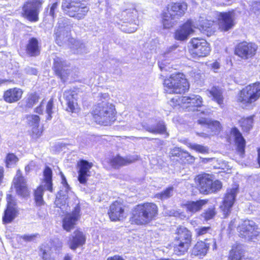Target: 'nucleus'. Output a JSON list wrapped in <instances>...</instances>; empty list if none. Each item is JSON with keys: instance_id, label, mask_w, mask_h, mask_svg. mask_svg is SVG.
Returning <instances> with one entry per match:
<instances>
[{"instance_id": "nucleus-12", "label": "nucleus", "mask_w": 260, "mask_h": 260, "mask_svg": "<svg viewBox=\"0 0 260 260\" xmlns=\"http://www.w3.org/2000/svg\"><path fill=\"white\" fill-rule=\"evenodd\" d=\"M240 237L247 241H254L260 234V229L252 220H245L237 228Z\"/></svg>"}, {"instance_id": "nucleus-44", "label": "nucleus", "mask_w": 260, "mask_h": 260, "mask_svg": "<svg viewBox=\"0 0 260 260\" xmlns=\"http://www.w3.org/2000/svg\"><path fill=\"white\" fill-rule=\"evenodd\" d=\"M212 228L210 226H200L195 230V235L197 238L201 237L207 234H210Z\"/></svg>"}, {"instance_id": "nucleus-32", "label": "nucleus", "mask_w": 260, "mask_h": 260, "mask_svg": "<svg viewBox=\"0 0 260 260\" xmlns=\"http://www.w3.org/2000/svg\"><path fill=\"white\" fill-rule=\"evenodd\" d=\"M147 131L153 134L165 135L166 137L169 136L167 131L166 125L163 122H159L153 126L148 127Z\"/></svg>"}, {"instance_id": "nucleus-62", "label": "nucleus", "mask_w": 260, "mask_h": 260, "mask_svg": "<svg viewBox=\"0 0 260 260\" xmlns=\"http://www.w3.org/2000/svg\"><path fill=\"white\" fill-rule=\"evenodd\" d=\"M36 237V236L35 235H24L23 237V239L25 241H30L35 239Z\"/></svg>"}, {"instance_id": "nucleus-13", "label": "nucleus", "mask_w": 260, "mask_h": 260, "mask_svg": "<svg viewBox=\"0 0 260 260\" xmlns=\"http://www.w3.org/2000/svg\"><path fill=\"white\" fill-rule=\"evenodd\" d=\"M260 97V83L249 85L240 92L238 99L243 104H251Z\"/></svg>"}, {"instance_id": "nucleus-42", "label": "nucleus", "mask_w": 260, "mask_h": 260, "mask_svg": "<svg viewBox=\"0 0 260 260\" xmlns=\"http://www.w3.org/2000/svg\"><path fill=\"white\" fill-rule=\"evenodd\" d=\"M216 214V211L214 207H212L205 210L201 214V216L205 221H208L214 219Z\"/></svg>"}, {"instance_id": "nucleus-11", "label": "nucleus", "mask_w": 260, "mask_h": 260, "mask_svg": "<svg viewBox=\"0 0 260 260\" xmlns=\"http://www.w3.org/2000/svg\"><path fill=\"white\" fill-rule=\"evenodd\" d=\"M107 215L111 221L118 222L126 217V205L122 199L113 201L109 205Z\"/></svg>"}, {"instance_id": "nucleus-7", "label": "nucleus", "mask_w": 260, "mask_h": 260, "mask_svg": "<svg viewBox=\"0 0 260 260\" xmlns=\"http://www.w3.org/2000/svg\"><path fill=\"white\" fill-rule=\"evenodd\" d=\"M194 180L200 192L206 195L217 192L222 186L221 181L216 179L213 175L206 173L196 175Z\"/></svg>"}, {"instance_id": "nucleus-64", "label": "nucleus", "mask_w": 260, "mask_h": 260, "mask_svg": "<svg viewBox=\"0 0 260 260\" xmlns=\"http://www.w3.org/2000/svg\"><path fill=\"white\" fill-rule=\"evenodd\" d=\"M72 256L71 254L67 253L65 254L62 260H72Z\"/></svg>"}, {"instance_id": "nucleus-46", "label": "nucleus", "mask_w": 260, "mask_h": 260, "mask_svg": "<svg viewBox=\"0 0 260 260\" xmlns=\"http://www.w3.org/2000/svg\"><path fill=\"white\" fill-rule=\"evenodd\" d=\"M54 103H53V99L51 98L47 102L46 107V112L47 114V116L46 117V120H50L52 118V114H53V108Z\"/></svg>"}, {"instance_id": "nucleus-55", "label": "nucleus", "mask_w": 260, "mask_h": 260, "mask_svg": "<svg viewBox=\"0 0 260 260\" xmlns=\"http://www.w3.org/2000/svg\"><path fill=\"white\" fill-rule=\"evenodd\" d=\"M219 208L223 212V214L226 215L228 213V200L226 199H224L222 201Z\"/></svg>"}, {"instance_id": "nucleus-22", "label": "nucleus", "mask_w": 260, "mask_h": 260, "mask_svg": "<svg viewBox=\"0 0 260 260\" xmlns=\"http://www.w3.org/2000/svg\"><path fill=\"white\" fill-rule=\"evenodd\" d=\"M230 134L235 142L237 153L241 157H243L245 154V140L240 131L236 127L231 129Z\"/></svg>"}, {"instance_id": "nucleus-43", "label": "nucleus", "mask_w": 260, "mask_h": 260, "mask_svg": "<svg viewBox=\"0 0 260 260\" xmlns=\"http://www.w3.org/2000/svg\"><path fill=\"white\" fill-rule=\"evenodd\" d=\"M208 128L210 129L211 132L215 134H218L222 130V127L218 121L211 120Z\"/></svg>"}, {"instance_id": "nucleus-5", "label": "nucleus", "mask_w": 260, "mask_h": 260, "mask_svg": "<svg viewBox=\"0 0 260 260\" xmlns=\"http://www.w3.org/2000/svg\"><path fill=\"white\" fill-rule=\"evenodd\" d=\"M42 182L44 185H38L33 191L35 205L39 207L46 205L43 198L44 190H46L50 192L53 191V171L49 166L44 167Z\"/></svg>"}, {"instance_id": "nucleus-3", "label": "nucleus", "mask_w": 260, "mask_h": 260, "mask_svg": "<svg viewBox=\"0 0 260 260\" xmlns=\"http://www.w3.org/2000/svg\"><path fill=\"white\" fill-rule=\"evenodd\" d=\"M175 236L170 246L173 253L177 256H182L188 252L192 243V232L187 227L180 225L174 233Z\"/></svg>"}, {"instance_id": "nucleus-16", "label": "nucleus", "mask_w": 260, "mask_h": 260, "mask_svg": "<svg viewBox=\"0 0 260 260\" xmlns=\"http://www.w3.org/2000/svg\"><path fill=\"white\" fill-rule=\"evenodd\" d=\"M13 184L17 194L23 198H26L30 194V191L27 184L26 180L20 170L16 171L14 177Z\"/></svg>"}, {"instance_id": "nucleus-26", "label": "nucleus", "mask_w": 260, "mask_h": 260, "mask_svg": "<svg viewBox=\"0 0 260 260\" xmlns=\"http://www.w3.org/2000/svg\"><path fill=\"white\" fill-rule=\"evenodd\" d=\"M80 210L75 209L72 212L68 213L62 219V228L68 232L73 229L77 221L80 219Z\"/></svg>"}, {"instance_id": "nucleus-14", "label": "nucleus", "mask_w": 260, "mask_h": 260, "mask_svg": "<svg viewBox=\"0 0 260 260\" xmlns=\"http://www.w3.org/2000/svg\"><path fill=\"white\" fill-rule=\"evenodd\" d=\"M6 207L2 217L4 224L12 222L19 214L16 200L12 194L6 195Z\"/></svg>"}, {"instance_id": "nucleus-36", "label": "nucleus", "mask_w": 260, "mask_h": 260, "mask_svg": "<svg viewBox=\"0 0 260 260\" xmlns=\"http://www.w3.org/2000/svg\"><path fill=\"white\" fill-rule=\"evenodd\" d=\"M242 253V246L241 244L236 243L232 246L230 251L231 260H241Z\"/></svg>"}, {"instance_id": "nucleus-48", "label": "nucleus", "mask_w": 260, "mask_h": 260, "mask_svg": "<svg viewBox=\"0 0 260 260\" xmlns=\"http://www.w3.org/2000/svg\"><path fill=\"white\" fill-rule=\"evenodd\" d=\"M250 10L256 16L260 15V0H252Z\"/></svg>"}, {"instance_id": "nucleus-6", "label": "nucleus", "mask_w": 260, "mask_h": 260, "mask_svg": "<svg viewBox=\"0 0 260 260\" xmlns=\"http://www.w3.org/2000/svg\"><path fill=\"white\" fill-rule=\"evenodd\" d=\"M61 8L64 15L77 20L83 19L89 11L86 0H62Z\"/></svg>"}, {"instance_id": "nucleus-60", "label": "nucleus", "mask_w": 260, "mask_h": 260, "mask_svg": "<svg viewBox=\"0 0 260 260\" xmlns=\"http://www.w3.org/2000/svg\"><path fill=\"white\" fill-rule=\"evenodd\" d=\"M5 170L3 167L0 166V185L3 182L4 179Z\"/></svg>"}, {"instance_id": "nucleus-53", "label": "nucleus", "mask_w": 260, "mask_h": 260, "mask_svg": "<svg viewBox=\"0 0 260 260\" xmlns=\"http://www.w3.org/2000/svg\"><path fill=\"white\" fill-rule=\"evenodd\" d=\"M182 150L180 148L175 147L171 150L170 156L171 157H177L179 158L180 155L182 154Z\"/></svg>"}, {"instance_id": "nucleus-10", "label": "nucleus", "mask_w": 260, "mask_h": 260, "mask_svg": "<svg viewBox=\"0 0 260 260\" xmlns=\"http://www.w3.org/2000/svg\"><path fill=\"white\" fill-rule=\"evenodd\" d=\"M41 0H29L22 6L21 16L30 22H36L39 20V13L42 8Z\"/></svg>"}, {"instance_id": "nucleus-25", "label": "nucleus", "mask_w": 260, "mask_h": 260, "mask_svg": "<svg viewBox=\"0 0 260 260\" xmlns=\"http://www.w3.org/2000/svg\"><path fill=\"white\" fill-rule=\"evenodd\" d=\"M23 94V91L20 88H10L4 91L3 99L7 103H15L22 99Z\"/></svg>"}, {"instance_id": "nucleus-57", "label": "nucleus", "mask_w": 260, "mask_h": 260, "mask_svg": "<svg viewBox=\"0 0 260 260\" xmlns=\"http://www.w3.org/2000/svg\"><path fill=\"white\" fill-rule=\"evenodd\" d=\"M211 120L206 118H201L198 120V123L202 125H206L208 127Z\"/></svg>"}, {"instance_id": "nucleus-24", "label": "nucleus", "mask_w": 260, "mask_h": 260, "mask_svg": "<svg viewBox=\"0 0 260 260\" xmlns=\"http://www.w3.org/2000/svg\"><path fill=\"white\" fill-rule=\"evenodd\" d=\"M86 241L85 234L80 229H77L74 231L73 235L69 239V246L71 249L75 250L77 248L84 245Z\"/></svg>"}, {"instance_id": "nucleus-30", "label": "nucleus", "mask_w": 260, "mask_h": 260, "mask_svg": "<svg viewBox=\"0 0 260 260\" xmlns=\"http://www.w3.org/2000/svg\"><path fill=\"white\" fill-rule=\"evenodd\" d=\"M181 103L183 105H186V107L189 108H201L203 106V100L199 95L181 96Z\"/></svg>"}, {"instance_id": "nucleus-20", "label": "nucleus", "mask_w": 260, "mask_h": 260, "mask_svg": "<svg viewBox=\"0 0 260 260\" xmlns=\"http://www.w3.org/2000/svg\"><path fill=\"white\" fill-rule=\"evenodd\" d=\"M257 48L255 44L243 42L237 45L235 53L242 59H247L255 55Z\"/></svg>"}, {"instance_id": "nucleus-40", "label": "nucleus", "mask_w": 260, "mask_h": 260, "mask_svg": "<svg viewBox=\"0 0 260 260\" xmlns=\"http://www.w3.org/2000/svg\"><path fill=\"white\" fill-rule=\"evenodd\" d=\"M173 189L174 188L172 186H169L163 191L156 193L154 195V198L162 201L169 199L172 196Z\"/></svg>"}, {"instance_id": "nucleus-33", "label": "nucleus", "mask_w": 260, "mask_h": 260, "mask_svg": "<svg viewBox=\"0 0 260 260\" xmlns=\"http://www.w3.org/2000/svg\"><path fill=\"white\" fill-rule=\"evenodd\" d=\"M212 100L216 101L219 104L223 103V91L218 86H213L210 90H208Z\"/></svg>"}, {"instance_id": "nucleus-54", "label": "nucleus", "mask_w": 260, "mask_h": 260, "mask_svg": "<svg viewBox=\"0 0 260 260\" xmlns=\"http://www.w3.org/2000/svg\"><path fill=\"white\" fill-rule=\"evenodd\" d=\"M58 6V2H55L52 4L50 6L49 15L52 17V18H54L55 17V11L57 10Z\"/></svg>"}, {"instance_id": "nucleus-63", "label": "nucleus", "mask_w": 260, "mask_h": 260, "mask_svg": "<svg viewBox=\"0 0 260 260\" xmlns=\"http://www.w3.org/2000/svg\"><path fill=\"white\" fill-rule=\"evenodd\" d=\"M211 67L214 70H217L220 67L219 63L217 61H215L211 64Z\"/></svg>"}, {"instance_id": "nucleus-38", "label": "nucleus", "mask_w": 260, "mask_h": 260, "mask_svg": "<svg viewBox=\"0 0 260 260\" xmlns=\"http://www.w3.org/2000/svg\"><path fill=\"white\" fill-rule=\"evenodd\" d=\"M241 126L244 132L249 133L252 129L253 123V116H250L246 118H242L240 121Z\"/></svg>"}, {"instance_id": "nucleus-37", "label": "nucleus", "mask_w": 260, "mask_h": 260, "mask_svg": "<svg viewBox=\"0 0 260 260\" xmlns=\"http://www.w3.org/2000/svg\"><path fill=\"white\" fill-rule=\"evenodd\" d=\"M19 161L18 157L13 153H8L6 154L4 162L7 168H11L17 164Z\"/></svg>"}, {"instance_id": "nucleus-23", "label": "nucleus", "mask_w": 260, "mask_h": 260, "mask_svg": "<svg viewBox=\"0 0 260 260\" xmlns=\"http://www.w3.org/2000/svg\"><path fill=\"white\" fill-rule=\"evenodd\" d=\"M140 158L139 155L123 157L118 154L112 157L109 160L110 165L114 169H118L121 167L133 163Z\"/></svg>"}, {"instance_id": "nucleus-4", "label": "nucleus", "mask_w": 260, "mask_h": 260, "mask_svg": "<svg viewBox=\"0 0 260 260\" xmlns=\"http://www.w3.org/2000/svg\"><path fill=\"white\" fill-rule=\"evenodd\" d=\"M162 84L166 92L170 94H184L188 91L190 86L186 75L181 72L166 76Z\"/></svg>"}, {"instance_id": "nucleus-41", "label": "nucleus", "mask_w": 260, "mask_h": 260, "mask_svg": "<svg viewBox=\"0 0 260 260\" xmlns=\"http://www.w3.org/2000/svg\"><path fill=\"white\" fill-rule=\"evenodd\" d=\"M181 153L179 158L182 164H191L194 162L195 157L188 152L183 150Z\"/></svg>"}, {"instance_id": "nucleus-2", "label": "nucleus", "mask_w": 260, "mask_h": 260, "mask_svg": "<svg viewBox=\"0 0 260 260\" xmlns=\"http://www.w3.org/2000/svg\"><path fill=\"white\" fill-rule=\"evenodd\" d=\"M90 113L94 121L103 126L111 125L117 119L115 106L105 101L93 105Z\"/></svg>"}, {"instance_id": "nucleus-56", "label": "nucleus", "mask_w": 260, "mask_h": 260, "mask_svg": "<svg viewBox=\"0 0 260 260\" xmlns=\"http://www.w3.org/2000/svg\"><path fill=\"white\" fill-rule=\"evenodd\" d=\"M181 97H179L178 98H172L170 101V102L171 103V105L172 107H174L177 106H180L182 105V104H181Z\"/></svg>"}, {"instance_id": "nucleus-29", "label": "nucleus", "mask_w": 260, "mask_h": 260, "mask_svg": "<svg viewBox=\"0 0 260 260\" xmlns=\"http://www.w3.org/2000/svg\"><path fill=\"white\" fill-rule=\"evenodd\" d=\"M208 199L199 200L196 201H189L182 205L188 213H196L201 211L203 207L208 203Z\"/></svg>"}, {"instance_id": "nucleus-45", "label": "nucleus", "mask_w": 260, "mask_h": 260, "mask_svg": "<svg viewBox=\"0 0 260 260\" xmlns=\"http://www.w3.org/2000/svg\"><path fill=\"white\" fill-rule=\"evenodd\" d=\"M189 148L192 150H195L196 152L202 154H207L209 152V148L203 145L193 144L188 146Z\"/></svg>"}, {"instance_id": "nucleus-19", "label": "nucleus", "mask_w": 260, "mask_h": 260, "mask_svg": "<svg viewBox=\"0 0 260 260\" xmlns=\"http://www.w3.org/2000/svg\"><path fill=\"white\" fill-rule=\"evenodd\" d=\"M69 67L70 64L66 60L57 57L53 60L52 69L54 75L64 81L70 75V70L67 69Z\"/></svg>"}, {"instance_id": "nucleus-9", "label": "nucleus", "mask_w": 260, "mask_h": 260, "mask_svg": "<svg viewBox=\"0 0 260 260\" xmlns=\"http://www.w3.org/2000/svg\"><path fill=\"white\" fill-rule=\"evenodd\" d=\"M211 51L210 44L203 38L193 37L189 42L188 53L193 59L206 57Z\"/></svg>"}, {"instance_id": "nucleus-1", "label": "nucleus", "mask_w": 260, "mask_h": 260, "mask_svg": "<svg viewBox=\"0 0 260 260\" xmlns=\"http://www.w3.org/2000/svg\"><path fill=\"white\" fill-rule=\"evenodd\" d=\"M158 214L159 208L155 203L145 202L139 203L132 209L129 222L132 225H146L155 220Z\"/></svg>"}, {"instance_id": "nucleus-31", "label": "nucleus", "mask_w": 260, "mask_h": 260, "mask_svg": "<svg viewBox=\"0 0 260 260\" xmlns=\"http://www.w3.org/2000/svg\"><path fill=\"white\" fill-rule=\"evenodd\" d=\"M161 23L164 29H171L173 28L177 23V19L173 18L168 13L165 11L161 15Z\"/></svg>"}, {"instance_id": "nucleus-18", "label": "nucleus", "mask_w": 260, "mask_h": 260, "mask_svg": "<svg viewBox=\"0 0 260 260\" xmlns=\"http://www.w3.org/2000/svg\"><path fill=\"white\" fill-rule=\"evenodd\" d=\"M194 27L193 21L190 19H187L175 30L174 39L180 41L186 40L194 32Z\"/></svg>"}, {"instance_id": "nucleus-61", "label": "nucleus", "mask_w": 260, "mask_h": 260, "mask_svg": "<svg viewBox=\"0 0 260 260\" xmlns=\"http://www.w3.org/2000/svg\"><path fill=\"white\" fill-rule=\"evenodd\" d=\"M55 41L58 46H61L63 44L62 40L60 35H56Z\"/></svg>"}, {"instance_id": "nucleus-15", "label": "nucleus", "mask_w": 260, "mask_h": 260, "mask_svg": "<svg viewBox=\"0 0 260 260\" xmlns=\"http://www.w3.org/2000/svg\"><path fill=\"white\" fill-rule=\"evenodd\" d=\"M63 99L66 102V112L70 113H77L81 110L78 103V93L74 90L69 89L63 92Z\"/></svg>"}, {"instance_id": "nucleus-8", "label": "nucleus", "mask_w": 260, "mask_h": 260, "mask_svg": "<svg viewBox=\"0 0 260 260\" xmlns=\"http://www.w3.org/2000/svg\"><path fill=\"white\" fill-rule=\"evenodd\" d=\"M120 20L121 26L125 27L123 28L124 31L127 33L135 32L139 25L138 11L136 6L131 4L123 10L120 14Z\"/></svg>"}, {"instance_id": "nucleus-17", "label": "nucleus", "mask_w": 260, "mask_h": 260, "mask_svg": "<svg viewBox=\"0 0 260 260\" xmlns=\"http://www.w3.org/2000/svg\"><path fill=\"white\" fill-rule=\"evenodd\" d=\"M93 164L87 160L81 159L77 163L76 167L78 173V180L82 184L87 183L88 179L91 176L90 169Z\"/></svg>"}, {"instance_id": "nucleus-52", "label": "nucleus", "mask_w": 260, "mask_h": 260, "mask_svg": "<svg viewBox=\"0 0 260 260\" xmlns=\"http://www.w3.org/2000/svg\"><path fill=\"white\" fill-rule=\"evenodd\" d=\"M54 203L56 206L59 208H62V207L65 206L67 204L66 198L64 197H57L55 200Z\"/></svg>"}, {"instance_id": "nucleus-27", "label": "nucleus", "mask_w": 260, "mask_h": 260, "mask_svg": "<svg viewBox=\"0 0 260 260\" xmlns=\"http://www.w3.org/2000/svg\"><path fill=\"white\" fill-rule=\"evenodd\" d=\"M207 240V239L197 241L191 248V255L200 258L205 256L210 247V244L206 242Z\"/></svg>"}, {"instance_id": "nucleus-39", "label": "nucleus", "mask_w": 260, "mask_h": 260, "mask_svg": "<svg viewBox=\"0 0 260 260\" xmlns=\"http://www.w3.org/2000/svg\"><path fill=\"white\" fill-rule=\"evenodd\" d=\"M239 191V184L234 183L232 185L231 189L230 192H229V212H230V208L233 206Z\"/></svg>"}, {"instance_id": "nucleus-59", "label": "nucleus", "mask_w": 260, "mask_h": 260, "mask_svg": "<svg viewBox=\"0 0 260 260\" xmlns=\"http://www.w3.org/2000/svg\"><path fill=\"white\" fill-rule=\"evenodd\" d=\"M35 112L38 113V114L42 115L43 113V109L42 104H40L34 110Z\"/></svg>"}, {"instance_id": "nucleus-21", "label": "nucleus", "mask_w": 260, "mask_h": 260, "mask_svg": "<svg viewBox=\"0 0 260 260\" xmlns=\"http://www.w3.org/2000/svg\"><path fill=\"white\" fill-rule=\"evenodd\" d=\"M187 10V5L185 2L171 3L168 4L165 11L169 14L173 18L180 19L184 16Z\"/></svg>"}, {"instance_id": "nucleus-51", "label": "nucleus", "mask_w": 260, "mask_h": 260, "mask_svg": "<svg viewBox=\"0 0 260 260\" xmlns=\"http://www.w3.org/2000/svg\"><path fill=\"white\" fill-rule=\"evenodd\" d=\"M238 15L235 10L229 11V29L231 28L236 23V19Z\"/></svg>"}, {"instance_id": "nucleus-50", "label": "nucleus", "mask_w": 260, "mask_h": 260, "mask_svg": "<svg viewBox=\"0 0 260 260\" xmlns=\"http://www.w3.org/2000/svg\"><path fill=\"white\" fill-rule=\"evenodd\" d=\"M43 129L42 127L40 128L39 126H33L31 128L30 136L34 139L39 138L42 135Z\"/></svg>"}, {"instance_id": "nucleus-28", "label": "nucleus", "mask_w": 260, "mask_h": 260, "mask_svg": "<svg viewBox=\"0 0 260 260\" xmlns=\"http://www.w3.org/2000/svg\"><path fill=\"white\" fill-rule=\"evenodd\" d=\"M25 50L29 57L39 56L41 52V45L39 40L35 37L29 38L25 45Z\"/></svg>"}, {"instance_id": "nucleus-34", "label": "nucleus", "mask_w": 260, "mask_h": 260, "mask_svg": "<svg viewBox=\"0 0 260 260\" xmlns=\"http://www.w3.org/2000/svg\"><path fill=\"white\" fill-rule=\"evenodd\" d=\"M40 99V94L37 92L28 93L25 100V107L27 108H31L38 103Z\"/></svg>"}, {"instance_id": "nucleus-58", "label": "nucleus", "mask_w": 260, "mask_h": 260, "mask_svg": "<svg viewBox=\"0 0 260 260\" xmlns=\"http://www.w3.org/2000/svg\"><path fill=\"white\" fill-rule=\"evenodd\" d=\"M106 260H125L122 255L118 254H115L112 256H109L107 257Z\"/></svg>"}, {"instance_id": "nucleus-35", "label": "nucleus", "mask_w": 260, "mask_h": 260, "mask_svg": "<svg viewBox=\"0 0 260 260\" xmlns=\"http://www.w3.org/2000/svg\"><path fill=\"white\" fill-rule=\"evenodd\" d=\"M217 24L221 31L228 30V12L220 13L218 15Z\"/></svg>"}, {"instance_id": "nucleus-49", "label": "nucleus", "mask_w": 260, "mask_h": 260, "mask_svg": "<svg viewBox=\"0 0 260 260\" xmlns=\"http://www.w3.org/2000/svg\"><path fill=\"white\" fill-rule=\"evenodd\" d=\"M51 248L49 247L48 244H42L39 247V250L40 252V256L42 259L46 258L50 256L48 253V250Z\"/></svg>"}, {"instance_id": "nucleus-47", "label": "nucleus", "mask_w": 260, "mask_h": 260, "mask_svg": "<svg viewBox=\"0 0 260 260\" xmlns=\"http://www.w3.org/2000/svg\"><path fill=\"white\" fill-rule=\"evenodd\" d=\"M26 118L28 119V124L33 126H39L40 122V117L39 116L35 114L28 115Z\"/></svg>"}]
</instances>
